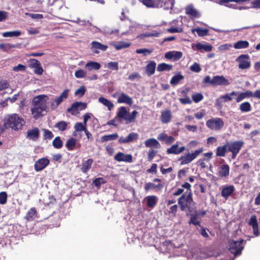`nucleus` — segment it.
<instances>
[{
	"mask_svg": "<svg viewBox=\"0 0 260 260\" xmlns=\"http://www.w3.org/2000/svg\"><path fill=\"white\" fill-rule=\"evenodd\" d=\"M77 142V140L74 138L69 139L66 143V147L69 151H72L74 149Z\"/></svg>",
	"mask_w": 260,
	"mask_h": 260,
	"instance_id": "nucleus-39",
	"label": "nucleus"
},
{
	"mask_svg": "<svg viewBox=\"0 0 260 260\" xmlns=\"http://www.w3.org/2000/svg\"><path fill=\"white\" fill-rule=\"evenodd\" d=\"M75 76L77 78H82L86 76V72L82 69H79L76 71Z\"/></svg>",
	"mask_w": 260,
	"mask_h": 260,
	"instance_id": "nucleus-61",
	"label": "nucleus"
},
{
	"mask_svg": "<svg viewBox=\"0 0 260 260\" xmlns=\"http://www.w3.org/2000/svg\"><path fill=\"white\" fill-rule=\"evenodd\" d=\"M174 0H152L149 8H164L168 10L172 9Z\"/></svg>",
	"mask_w": 260,
	"mask_h": 260,
	"instance_id": "nucleus-7",
	"label": "nucleus"
},
{
	"mask_svg": "<svg viewBox=\"0 0 260 260\" xmlns=\"http://www.w3.org/2000/svg\"><path fill=\"white\" fill-rule=\"evenodd\" d=\"M239 109L242 112H248L251 110V106L248 102H245L240 105Z\"/></svg>",
	"mask_w": 260,
	"mask_h": 260,
	"instance_id": "nucleus-47",
	"label": "nucleus"
},
{
	"mask_svg": "<svg viewBox=\"0 0 260 260\" xmlns=\"http://www.w3.org/2000/svg\"><path fill=\"white\" fill-rule=\"evenodd\" d=\"M44 135L43 138L45 140H51L52 139L54 135L52 132L47 129H43Z\"/></svg>",
	"mask_w": 260,
	"mask_h": 260,
	"instance_id": "nucleus-57",
	"label": "nucleus"
},
{
	"mask_svg": "<svg viewBox=\"0 0 260 260\" xmlns=\"http://www.w3.org/2000/svg\"><path fill=\"white\" fill-rule=\"evenodd\" d=\"M19 46V44H0V50L6 52L11 48H18Z\"/></svg>",
	"mask_w": 260,
	"mask_h": 260,
	"instance_id": "nucleus-44",
	"label": "nucleus"
},
{
	"mask_svg": "<svg viewBox=\"0 0 260 260\" xmlns=\"http://www.w3.org/2000/svg\"><path fill=\"white\" fill-rule=\"evenodd\" d=\"M203 151L202 148L196 150L192 151L191 153H188L182 156L179 159L181 160V165H184L191 162L194 160L198 156H199Z\"/></svg>",
	"mask_w": 260,
	"mask_h": 260,
	"instance_id": "nucleus-8",
	"label": "nucleus"
},
{
	"mask_svg": "<svg viewBox=\"0 0 260 260\" xmlns=\"http://www.w3.org/2000/svg\"><path fill=\"white\" fill-rule=\"evenodd\" d=\"M101 67L100 63L93 61H89L86 63L85 66V68L89 71H91L93 70H98Z\"/></svg>",
	"mask_w": 260,
	"mask_h": 260,
	"instance_id": "nucleus-30",
	"label": "nucleus"
},
{
	"mask_svg": "<svg viewBox=\"0 0 260 260\" xmlns=\"http://www.w3.org/2000/svg\"><path fill=\"white\" fill-rule=\"evenodd\" d=\"M93 162L92 158H88L87 160L83 162L80 166V170L82 173L86 174L91 168Z\"/></svg>",
	"mask_w": 260,
	"mask_h": 260,
	"instance_id": "nucleus-23",
	"label": "nucleus"
},
{
	"mask_svg": "<svg viewBox=\"0 0 260 260\" xmlns=\"http://www.w3.org/2000/svg\"><path fill=\"white\" fill-rule=\"evenodd\" d=\"M252 97V92L251 90H246L244 92H241L236 98V102L239 103L245 98Z\"/></svg>",
	"mask_w": 260,
	"mask_h": 260,
	"instance_id": "nucleus-37",
	"label": "nucleus"
},
{
	"mask_svg": "<svg viewBox=\"0 0 260 260\" xmlns=\"http://www.w3.org/2000/svg\"><path fill=\"white\" fill-rule=\"evenodd\" d=\"M184 78V76L180 74V72H179L172 77L170 81V84L172 85H176L179 83L180 80H183Z\"/></svg>",
	"mask_w": 260,
	"mask_h": 260,
	"instance_id": "nucleus-40",
	"label": "nucleus"
},
{
	"mask_svg": "<svg viewBox=\"0 0 260 260\" xmlns=\"http://www.w3.org/2000/svg\"><path fill=\"white\" fill-rule=\"evenodd\" d=\"M87 125L84 123L77 122L74 125V128L76 132L85 131L87 129Z\"/></svg>",
	"mask_w": 260,
	"mask_h": 260,
	"instance_id": "nucleus-53",
	"label": "nucleus"
},
{
	"mask_svg": "<svg viewBox=\"0 0 260 260\" xmlns=\"http://www.w3.org/2000/svg\"><path fill=\"white\" fill-rule=\"evenodd\" d=\"M248 55L242 54L237 59L236 61L239 62L238 67L241 70L247 69L250 67V62Z\"/></svg>",
	"mask_w": 260,
	"mask_h": 260,
	"instance_id": "nucleus-11",
	"label": "nucleus"
},
{
	"mask_svg": "<svg viewBox=\"0 0 260 260\" xmlns=\"http://www.w3.org/2000/svg\"><path fill=\"white\" fill-rule=\"evenodd\" d=\"M237 92L233 91L230 93H226L224 95L220 96L219 98L216 99V102L222 103L230 102L232 100V98L231 97V96L237 95Z\"/></svg>",
	"mask_w": 260,
	"mask_h": 260,
	"instance_id": "nucleus-27",
	"label": "nucleus"
},
{
	"mask_svg": "<svg viewBox=\"0 0 260 260\" xmlns=\"http://www.w3.org/2000/svg\"><path fill=\"white\" fill-rule=\"evenodd\" d=\"M192 99L194 103H199L202 101L204 99V96L201 92L194 93L191 95Z\"/></svg>",
	"mask_w": 260,
	"mask_h": 260,
	"instance_id": "nucleus-55",
	"label": "nucleus"
},
{
	"mask_svg": "<svg viewBox=\"0 0 260 260\" xmlns=\"http://www.w3.org/2000/svg\"><path fill=\"white\" fill-rule=\"evenodd\" d=\"M48 4L49 6H53L56 9H60L62 7L63 2L62 0H49Z\"/></svg>",
	"mask_w": 260,
	"mask_h": 260,
	"instance_id": "nucleus-42",
	"label": "nucleus"
},
{
	"mask_svg": "<svg viewBox=\"0 0 260 260\" xmlns=\"http://www.w3.org/2000/svg\"><path fill=\"white\" fill-rule=\"evenodd\" d=\"M52 145L53 147L56 149H60L63 146V142L61 140L60 137L57 136L52 141Z\"/></svg>",
	"mask_w": 260,
	"mask_h": 260,
	"instance_id": "nucleus-50",
	"label": "nucleus"
},
{
	"mask_svg": "<svg viewBox=\"0 0 260 260\" xmlns=\"http://www.w3.org/2000/svg\"><path fill=\"white\" fill-rule=\"evenodd\" d=\"M21 32L19 30H15L12 31H6L3 33L2 35L4 37H14L20 36Z\"/></svg>",
	"mask_w": 260,
	"mask_h": 260,
	"instance_id": "nucleus-49",
	"label": "nucleus"
},
{
	"mask_svg": "<svg viewBox=\"0 0 260 260\" xmlns=\"http://www.w3.org/2000/svg\"><path fill=\"white\" fill-rule=\"evenodd\" d=\"M244 144V142L242 140L226 143L228 151L232 153V159H235L236 157Z\"/></svg>",
	"mask_w": 260,
	"mask_h": 260,
	"instance_id": "nucleus-5",
	"label": "nucleus"
},
{
	"mask_svg": "<svg viewBox=\"0 0 260 260\" xmlns=\"http://www.w3.org/2000/svg\"><path fill=\"white\" fill-rule=\"evenodd\" d=\"M91 48L92 49H94L93 50V52L96 54L99 53V51L98 50V49L105 51L108 48V46L107 45H103L102 43L97 41H92L91 42Z\"/></svg>",
	"mask_w": 260,
	"mask_h": 260,
	"instance_id": "nucleus-24",
	"label": "nucleus"
},
{
	"mask_svg": "<svg viewBox=\"0 0 260 260\" xmlns=\"http://www.w3.org/2000/svg\"><path fill=\"white\" fill-rule=\"evenodd\" d=\"M87 108V104L81 102H76L73 103L71 106L67 109V111L72 115H75L78 111H82Z\"/></svg>",
	"mask_w": 260,
	"mask_h": 260,
	"instance_id": "nucleus-10",
	"label": "nucleus"
},
{
	"mask_svg": "<svg viewBox=\"0 0 260 260\" xmlns=\"http://www.w3.org/2000/svg\"><path fill=\"white\" fill-rule=\"evenodd\" d=\"M110 45L114 47L117 50H119L121 49L126 48L129 47L131 44L129 42H125L123 41L118 42L117 43H110Z\"/></svg>",
	"mask_w": 260,
	"mask_h": 260,
	"instance_id": "nucleus-33",
	"label": "nucleus"
},
{
	"mask_svg": "<svg viewBox=\"0 0 260 260\" xmlns=\"http://www.w3.org/2000/svg\"><path fill=\"white\" fill-rule=\"evenodd\" d=\"M29 67L34 69V72L35 74L38 75H42L44 70L41 66L40 62L35 58H31L29 60Z\"/></svg>",
	"mask_w": 260,
	"mask_h": 260,
	"instance_id": "nucleus-12",
	"label": "nucleus"
},
{
	"mask_svg": "<svg viewBox=\"0 0 260 260\" xmlns=\"http://www.w3.org/2000/svg\"><path fill=\"white\" fill-rule=\"evenodd\" d=\"M99 101L106 106L109 110H111L114 107V104L111 101L103 96L99 99Z\"/></svg>",
	"mask_w": 260,
	"mask_h": 260,
	"instance_id": "nucleus-43",
	"label": "nucleus"
},
{
	"mask_svg": "<svg viewBox=\"0 0 260 260\" xmlns=\"http://www.w3.org/2000/svg\"><path fill=\"white\" fill-rule=\"evenodd\" d=\"M249 225L252 226L253 229V233L255 236H257L259 235V231L258 228V223L256 219V216L255 215H252L250 218L248 222Z\"/></svg>",
	"mask_w": 260,
	"mask_h": 260,
	"instance_id": "nucleus-18",
	"label": "nucleus"
},
{
	"mask_svg": "<svg viewBox=\"0 0 260 260\" xmlns=\"http://www.w3.org/2000/svg\"><path fill=\"white\" fill-rule=\"evenodd\" d=\"M120 123V119L116 116L115 118L108 122V124L116 126Z\"/></svg>",
	"mask_w": 260,
	"mask_h": 260,
	"instance_id": "nucleus-64",
	"label": "nucleus"
},
{
	"mask_svg": "<svg viewBox=\"0 0 260 260\" xmlns=\"http://www.w3.org/2000/svg\"><path fill=\"white\" fill-rule=\"evenodd\" d=\"M25 124V120L17 114L8 115L5 119L4 125L5 127L11 128L15 131L22 129V126Z\"/></svg>",
	"mask_w": 260,
	"mask_h": 260,
	"instance_id": "nucleus-2",
	"label": "nucleus"
},
{
	"mask_svg": "<svg viewBox=\"0 0 260 260\" xmlns=\"http://www.w3.org/2000/svg\"><path fill=\"white\" fill-rule=\"evenodd\" d=\"M68 125L67 122L62 120L57 122L55 124L54 127L58 128L59 131H64L67 129Z\"/></svg>",
	"mask_w": 260,
	"mask_h": 260,
	"instance_id": "nucleus-48",
	"label": "nucleus"
},
{
	"mask_svg": "<svg viewBox=\"0 0 260 260\" xmlns=\"http://www.w3.org/2000/svg\"><path fill=\"white\" fill-rule=\"evenodd\" d=\"M235 190V187L233 185H229L222 188L221 194L225 200L233 193Z\"/></svg>",
	"mask_w": 260,
	"mask_h": 260,
	"instance_id": "nucleus-26",
	"label": "nucleus"
},
{
	"mask_svg": "<svg viewBox=\"0 0 260 260\" xmlns=\"http://www.w3.org/2000/svg\"><path fill=\"white\" fill-rule=\"evenodd\" d=\"M183 54L180 51H171L165 53V57L169 59H173V61H176L182 57Z\"/></svg>",
	"mask_w": 260,
	"mask_h": 260,
	"instance_id": "nucleus-17",
	"label": "nucleus"
},
{
	"mask_svg": "<svg viewBox=\"0 0 260 260\" xmlns=\"http://www.w3.org/2000/svg\"><path fill=\"white\" fill-rule=\"evenodd\" d=\"M208 29L207 28L203 29L200 27L194 28L192 30L193 32L196 31L199 37H204L208 35Z\"/></svg>",
	"mask_w": 260,
	"mask_h": 260,
	"instance_id": "nucleus-51",
	"label": "nucleus"
},
{
	"mask_svg": "<svg viewBox=\"0 0 260 260\" xmlns=\"http://www.w3.org/2000/svg\"><path fill=\"white\" fill-rule=\"evenodd\" d=\"M118 137L117 133L112 134L108 135H104L101 138V142H107L109 141L115 140Z\"/></svg>",
	"mask_w": 260,
	"mask_h": 260,
	"instance_id": "nucleus-46",
	"label": "nucleus"
},
{
	"mask_svg": "<svg viewBox=\"0 0 260 260\" xmlns=\"http://www.w3.org/2000/svg\"><path fill=\"white\" fill-rule=\"evenodd\" d=\"M206 126L211 130L219 131L224 126V122L220 118H213L206 121Z\"/></svg>",
	"mask_w": 260,
	"mask_h": 260,
	"instance_id": "nucleus-9",
	"label": "nucleus"
},
{
	"mask_svg": "<svg viewBox=\"0 0 260 260\" xmlns=\"http://www.w3.org/2000/svg\"><path fill=\"white\" fill-rule=\"evenodd\" d=\"M145 145L146 147L158 149L160 147L159 143L154 138H150L145 140Z\"/></svg>",
	"mask_w": 260,
	"mask_h": 260,
	"instance_id": "nucleus-25",
	"label": "nucleus"
},
{
	"mask_svg": "<svg viewBox=\"0 0 260 260\" xmlns=\"http://www.w3.org/2000/svg\"><path fill=\"white\" fill-rule=\"evenodd\" d=\"M8 194L6 191L0 192V204L4 205L7 202Z\"/></svg>",
	"mask_w": 260,
	"mask_h": 260,
	"instance_id": "nucleus-58",
	"label": "nucleus"
},
{
	"mask_svg": "<svg viewBox=\"0 0 260 260\" xmlns=\"http://www.w3.org/2000/svg\"><path fill=\"white\" fill-rule=\"evenodd\" d=\"M178 204L182 211H188L191 212L192 211L191 206L194 204L192 192L189 191L187 194H182L178 199Z\"/></svg>",
	"mask_w": 260,
	"mask_h": 260,
	"instance_id": "nucleus-3",
	"label": "nucleus"
},
{
	"mask_svg": "<svg viewBox=\"0 0 260 260\" xmlns=\"http://www.w3.org/2000/svg\"><path fill=\"white\" fill-rule=\"evenodd\" d=\"M213 86L224 85L227 86L230 84L229 81L223 76H215L212 78Z\"/></svg>",
	"mask_w": 260,
	"mask_h": 260,
	"instance_id": "nucleus-15",
	"label": "nucleus"
},
{
	"mask_svg": "<svg viewBox=\"0 0 260 260\" xmlns=\"http://www.w3.org/2000/svg\"><path fill=\"white\" fill-rule=\"evenodd\" d=\"M153 51V50H149L146 48L143 49H138L136 50V52L137 54H143L144 56H146L148 54H151Z\"/></svg>",
	"mask_w": 260,
	"mask_h": 260,
	"instance_id": "nucleus-59",
	"label": "nucleus"
},
{
	"mask_svg": "<svg viewBox=\"0 0 260 260\" xmlns=\"http://www.w3.org/2000/svg\"><path fill=\"white\" fill-rule=\"evenodd\" d=\"M138 112L136 110L133 111L131 114L128 112L126 108L124 106L119 108L116 116L119 119L121 118L125 120L126 124H129L135 121L136 116Z\"/></svg>",
	"mask_w": 260,
	"mask_h": 260,
	"instance_id": "nucleus-4",
	"label": "nucleus"
},
{
	"mask_svg": "<svg viewBox=\"0 0 260 260\" xmlns=\"http://www.w3.org/2000/svg\"><path fill=\"white\" fill-rule=\"evenodd\" d=\"M138 134L136 133H131L126 138L121 137L118 139V142L120 144H125L136 141L138 139Z\"/></svg>",
	"mask_w": 260,
	"mask_h": 260,
	"instance_id": "nucleus-16",
	"label": "nucleus"
},
{
	"mask_svg": "<svg viewBox=\"0 0 260 260\" xmlns=\"http://www.w3.org/2000/svg\"><path fill=\"white\" fill-rule=\"evenodd\" d=\"M196 48L198 50L201 51L203 50L206 52H210L212 49L211 45L208 44H203L200 43L196 44Z\"/></svg>",
	"mask_w": 260,
	"mask_h": 260,
	"instance_id": "nucleus-41",
	"label": "nucleus"
},
{
	"mask_svg": "<svg viewBox=\"0 0 260 260\" xmlns=\"http://www.w3.org/2000/svg\"><path fill=\"white\" fill-rule=\"evenodd\" d=\"M172 119V113L170 110L166 109L161 111L160 120L162 123H169Z\"/></svg>",
	"mask_w": 260,
	"mask_h": 260,
	"instance_id": "nucleus-21",
	"label": "nucleus"
},
{
	"mask_svg": "<svg viewBox=\"0 0 260 260\" xmlns=\"http://www.w3.org/2000/svg\"><path fill=\"white\" fill-rule=\"evenodd\" d=\"M190 70L195 73H199L201 71V68L198 63L194 62L190 67Z\"/></svg>",
	"mask_w": 260,
	"mask_h": 260,
	"instance_id": "nucleus-62",
	"label": "nucleus"
},
{
	"mask_svg": "<svg viewBox=\"0 0 260 260\" xmlns=\"http://www.w3.org/2000/svg\"><path fill=\"white\" fill-rule=\"evenodd\" d=\"M46 97L45 95H39L33 99L31 111L35 119H37L42 116L44 115L42 112L47 111V101L44 100Z\"/></svg>",
	"mask_w": 260,
	"mask_h": 260,
	"instance_id": "nucleus-1",
	"label": "nucleus"
},
{
	"mask_svg": "<svg viewBox=\"0 0 260 260\" xmlns=\"http://www.w3.org/2000/svg\"><path fill=\"white\" fill-rule=\"evenodd\" d=\"M230 174V167L227 164H223L218 168V175L220 177H226Z\"/></svg>",
	"mask_w": 260,
	"mask_h": 260,
	"instance_id": "nucleus-22",
	"label": "nucleus"
},
{
	"mask_svg": "<svg viewBox=\"0 0 260 260\" xmlns=\"http://www.w3.org/2000/svg\"><path fill=\"white\" fill-rule=\"evenodd\" d=\"M156 68V63L154 61H150L146 66L145 72L148 76L154 74Z\"/></svg>",
	"mask_w": 260,
	"mask_h": 260,
	"instance_id": "nucleus-28",
	"label": "nucleus"
},
{
	"mask_svg": "<svg viewBox=\"0 0 260 260\" xmlns=\"http://www.w3.org/2000/svg\"><path fill=\"white\" fill-rule=\"evenodd\" d=\"M69 91V89H68L64 90L58 97L54 100V102L60 105L64 100L68 98Z\"/></svg>",
	"mask_w": 260,
	"mask_h": 260,
	"instance_id": "nucleus-35",
	"label": "nucleus"
},
{
	"mask_svg": "<svg viewBox=\"0 0 260 260\" xmlns=\"http://www.w3.org/2000/svg\"><path fill=\"white\" fill-rule=\"evenodd\" d=\"M37 210L35 207L31 208L27 212L25 218L27 221H32L37 216Z\"/></svg>",
	"mask_w": 260,
	"mask_h": 260,
	"instance_id": "nucleus-36",
	"label": "nucleus"
},
{
	"mask_svg": "<svg viewBox=\"0 0 260 260\" xmlns=\"http://www.w3.org/2000/svg\"><path fill=\"white\" fill-rule=\"evenodd\" d=\"M167 152L168 154H179L178 145L177 144L173 145L170 148L167 149Z\"/></svg>",
	"mask_w": 260,
	"mask_h": 260,
	"instance_id": "nucleus-52",
	"label": "nucleus"
},
{
	"mask_svg": "<svg viewBox=\"0 0 260 260\" xmlns=\"http://www.w3.org/2000/svg\"><path fill=\"white\" fill-rule=\"evenodd\" d=\"M146 205L148 207L153 208L156 205L157 198L155 196H149L146 198Z\"/></svg>",
	"mask_w": 260,
	"mask_h": 260,
	"instance_id": "nucleus-31",
	"label": "nucleus"
},
{
	"mask_svg": "<svg viewBox=\"0 0 260 260\" xmlns=\"http://www.w3.org/2000/svg\"><path fill=\"white\" fill-rule=\"evenodd\" d=\"M164 185L162 183H158V184H154L153 183L148 182L146 183L145 184L144 188L146 191H148L150 189H158L161 190Z\"/></svg>",
	"mask_w": 260,
	"mask_h": 260,
	"instance_id": "nucleus-34",
	"label": "nucleus"
},
{
	"mask_svg": "<svg viewBox=\"0 0 260 260\" xmlns=\"http://www.w3.org/2000/svg\"><path fill=\"white\" fill-rule=\"evenodd\" d=\"M86 91V88L84 86L82 85L77 89L75 92V95L79 98L82 97Z\"/></svg>",
	"mask_w": 260,
	"mask_h": 260,
	"instance_id": "nucleus-56",
	"label": "nucleus"
},
{
	"mask_svg": "<svg viewBox=\"0 0 260 260\" xmlns=\"http://www.w3.org/2000/svg\"><path fill=\"white\" fill-rule=\"evenodd\" d=\"M39 129L38 127H35L27 132L26 138L29 140L36 141L39 137Z\"/></svg>",
	"mask_w": 260,
	"mask_h": 260,
	"instance_id": "nucleus-19",
	"label": "nucleus"
},
{
	"mask_svg": "<svg viewBox=\"0 0 260 260\" xmlns=\"http://www.w3.org/2000/svg\"><path fill=\"white\" fill-rule=\"evenodd\" d=\"M114 159L118 161H124L131 163L133 162V156L131 154H124L119 152L114 156Z\"/></svg>",
	"mask_w": 260,
	"mask_h": 260,
	"instance_id": "nucleus-14",
	"label": "nucleus"
},
{
	"mask_svg": "<svg viewBox=\"0 0 260 260\" xmlns=\"http://www.w3.org/2000/svg\"><path fill=\"white\" fill-rule=\"evenodd\" d=\"M243 239H240L238 241L233 240L230 244L229 251L231 253L234 254L235 256H238L241 254L242 250L244 248Z\"/></svg>",
	"mask_w": 260,
	"mask_h": 260,
	"instance_id": "nucleus-6",
	"label": "nucleus"
},
{
	"mask_svg": "<svg viewBox=\"0 0 260 260\" xmlns=\"http://www.w3.org/2000/svg\"><path fill=\"white\" fill-rule=\"evenodd\" d=\"M157 151L150 148L148 152V160L151 161L157 153Z\"/></svg>",
	"mask_w": 260,
	"mask_h": 260,
	"instance_id": "nucleus-60",
	"label": "nucleus"
},
{
	"mask_svg": "<svg viewBox=\"0 0 260 260\" xmlns=\"http://www.w3.org/2000/svg\"><path fill=\"white\" fill-rule=\"evenodd\" d=\"M228 151L226 143L223 146H218L216 149V155L219 157H224Z\"/></svg>",
	"mask_w": 260,
	"mask_h": 260,
	"instance_id": "nucleus-32",
	"label": "nucleus"
},
{
	"mask_svg": "<svg viewBox=\"0 0 260 260\" xmlns=\"http://www.w3.org/2000/svg\"><path fill=\"white\" fill-rule=\"evenodd\" d=\"M106 183V181L102 177L96 178L93 180L92 183L97 188H100L101 184H103Z\"/></svg>",
	"mask_w": 260,
	"mask_h": 260,
	"instance_id": "nucleus-54",
	"label": "nucleus"
},
{
	"mask_svg": "<svg viewBox=\"0 0 260 260\" xmlns=\"http://www.w3.org/2000/svg\"><path fill=\"white\" fill-rule=\"evenodd\" d=\"M185 13L189 15L192 18H198L200 17V14L198 11L193 8L192 5L187 6L185 8Z\"/></svg>",
	"mask_w": 260,
	"mask_h": 260,
	"instance_id": "nucleus-29",
	"label": "nucleus"
},
{
	"mask_svg": "<svg viewBox=\"0 0 260 260\" xmlns=\"http://www.w3.org/2000/svg\"><path fill=\"white\" fill-rule=\"evenodd\" d=\"M249 43L247 41H239L235 43L234 47L236 49H245L249 47Z\"/></svg>",
	"mask_w": 260,
	"mask_h": 260,
	"instance_id": "nucleus-38",
	"label": "nucleus"
},
{
	"mask_svg": "<svg viewBox=\"0 0 260 260\" xmlns=\"http://www.w3.org/2000/svg\"><path fill=\"white\" fill-rule=\"evenodd\" d=\"M50 161L47 158L39 159L35 162L34 168L37 172H39L45 169L49 164Z\"/></svg>",
	"mask_w": 260,
	"mask_h": 260,
	"instance_id": "nucleus-13",
	"label": "nucleus"
},
{
	"mask_svg": "<svg viewBox=\"0 0 260 260\" xmlns=\"http://www.w3.org/2000/svg\"><path fill=\"white\" fill-rule=\"evenodd\" d=\"M173 66L166 63H161L158 64L157 70L158 72H163L165 71H170L172 69Z\"/></svg>",
	"mask_w": 260,
	"mask_h": 260,
	"instance_id": "nucleus-45",
	"label": "nucleus"
},
{
	"mask_svg": "<svg viewBox=\"0 0 260 260\" xmlns=\"http://www.w3.org/2000/svg\"><path fill=\"white\" fill-rule=\"evenodd\" d=\"M167 31L170 33L181 32L183 31V28L181 27H172L168 28Z\"/></svg>",
	"mask_w": 260,
	"mask_h": 260,
	"instance_id": "nucleus-63",
	"label": "nucleus"
},
{
	"mask_svg": "<svg viewBox=\"0 0 260 260\" xmlns=\"http://www.w3.org/2000/svg\"><path fill=\"white\" fill-rule=\"evenodd\" d=\"M117 103H125L129 106H131L133 103V101L132 98L124 92H122L117 99Z\"/></svg>",
	"mask_w": 260,
	"mask_h": 260,
	"instance_id": "nucleus-20",
	"label": "nucleus"
}]
</instances>
